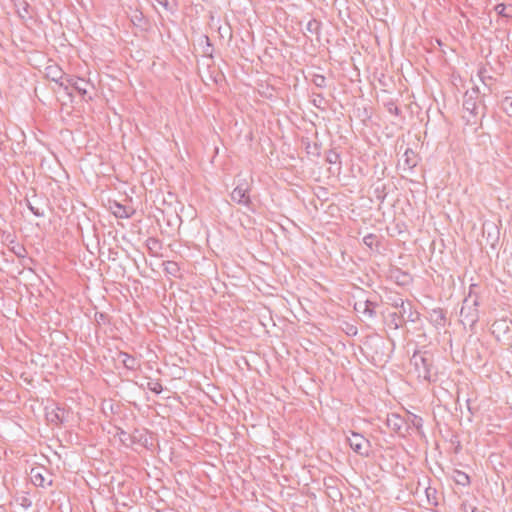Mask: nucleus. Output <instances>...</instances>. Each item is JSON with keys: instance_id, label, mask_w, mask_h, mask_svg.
<instances>
[{"instance_id": "obj_1", "label": "nucleus", "mask_w": 512, "mask_h": 512, "mask_svg": "<svg viewBox=\"0 0 512 512\" xmlns=\"http://www.w3.org/2000/svg\"><path fill=\"white\" fill-rule=\"evenodd\" d=\"M410 363L413 365L418 378L428 382L435 381L434 377L437 375V372L434 366V357L431 352H414Z\"/></svg>"}, {"instance_id": "obj_2", "label": "nucleus", "mask_w": 512, "mask_h": 512, "mask_svg": "<svg viewBox=\"0 0 512 512\" xmlns=\"http://www.w3.org/2000/svg\"><path fill=\"white\" fill-rule=\"evenodd\" d=\"M479 296L470 291L469 295L463 300L460 310L461 322L464 325L473 327L479 320Z\"/></svg>"}, {"instance_id": "obj_3", "label": "nucleus", "mask_w": 512, "mask_h": 512, "mask_svg": "<svg viewBox=\"0 0 512 512\" xmlns=\"http://www.w3.org/2000/svg\"><path fill=\"white\" fill-rule=\"evenodd\" d=\"M347 441L355 453L361 456H369L371 444L363 435L351 432V436L347 437Z\"/></svg>"}, {"instance_id": "obj_4", "label": "nucleus", "mask_w": 512, "mask_h": 512, "mask_svg": "<svg viewBox=\"0 0 512 512\" xmlns=\"http://www.w3.org/2000/svg\"><path fill=\"white\" fill-rule=\"evenodd\" d=\"M479 94V88H472L471 92H466L463 101L464 109L472 116L478 115V105L476 103V98Z\"/></svg>"}, {"instance_id": "obj_5", "label": "nucleus", "mask_w": 512, "mask_h": 512, "mask_svg": "<svg viewBox=\"0 0 512 512\" xmlns=\"http://www.w3.org/2000/svg\"><path fill=\"white\" fill-rule=\"evenodd\" d=\"M376 306L377 304L370 300L358 301L354 304V310L365 318L372 320L376 317Z\"/></svg>"}, {"instance_id": "obj_6", "label": "nucleus", "mask_w": 512, "mask_h": 512, "mask_svg": "<svg viewBox=\"0 0 512 512\" xmlns=\"http://www.w3.org/2000/svg\"><path fill=\"white\" fill-rule=\"evenodd\" d=\"M231 199L237 204H241L246 207L252 206V201L248 195V188L243 187L242 185H238L233 189L231 192Z\"/></svg>"}, {"instance_id": "obj_7", "label": "nucleus", "mask_w": 512, "mask_h": 512, "mask_svg": "<svg viewBox=\"0 0 512 512\" xmlns=\"http://www.w3.org/2000/svg\"><path fill=\"white\" fill-rule=\"evenodd\" d=\"M45 75L48 79L59 84V86L63 87L66 91L68 90V86L62 81L64 73L58 65L53 64L47 66L45 69Z\"/></svg>"}, {"instance_id": "obj_8", "label": "nucleus", "mask_w": 512, "mask_h": 512, "mask_svg": "<svg viewBox=\"0 0 512 512\" xmlns=\"http://www.w3.org/2000/svg\"><path fill=\"white\" fill-rule=\"evenodd\" d=\"M400 313L403 316L405 322H417L420 319V314L416 310H414L411 302H405L403 299H400Z\"/></svg>"}, {"instance_id": "obj_9", "label": "nucleus", "mask_w": 512, "mask_h": 512, "mask_svg": "<svg viewBox=\"0 0 512 512\" xmlns=\"http://www.w3.org/2000/svg\"><path fill=\"white\" fill-rule=\"evenodd\" d=\"M65 85L73 87L81 96L84 97L87 94V87L90 85V82L76 76H68L66 78Z\"/></svg>"}, {"instance_id": "obj_10", "label": "nucleus", "mask_w": 512, "mask_h": 512, "mask_svg": "<svg viewBox=\"0 0 512 512\" xmlns=\"http://www.w3.org/2000/svg\"><path fill=\"white\" fill-rule=\"evenodd\" d=\"M130 21L132 24L141 29L142 31H146L149 27V20L144 16L143 12L139 9H134L131 11L129 15Z\"/></svg>"}, {"instance_id": "obj_11", "label": "nucleus", "mask_w": 512, "mask_h": 512, "mask_svg": "<svg viewBox=\"0 0 512 512\" xmlns=\"http://www.w3.org/2000/svg\"><path fill=\"white\" fill-rule=\"evenodd\" d=\"M324 486L326 489V494L329 498L336 501L337 499H341L342 493L337 486V479L334 477H328L324 479Z\"/></svg>"}, {"instance_id": "obj_12", "label": "nucleus", "mask_w": 512, "mask_h": 512, "mask_svg": "<svg viewBox=\"0 0 512 512\" xmlns=\"http://www.w3.org/2000/svg\"><path fill=\"white\" fill-rule=\"evenodd\" d=\"M390 278L399 286H408L412 283V277L408 272L396 268L391 271Z\"/></svg>"}, {"instance_id": "obj_13", "label": "nucleus", "mask_w": 512, "mask_h": 512, "mask_svg": "<svg viewBox=\"0 0 512 512\" xmlns=\"http://www.w3.org/2000/svg\"><path fill=\"white\" fill-rule=\"evenodd\" d=\"M45 471H41L39 468H32L30 472L31 482L37 487H45L46 485H52V480L46 481Z\"/></svg>"}, {"instance_id": "obj_14", "label": "nucleus", "mask_w": 512, "mask_h": 512, "mask_svg": "<svg viewBox=\"0 0 512 512\" xmlns=\"http://www.w3.org/2000/svg\"><path fill=\"white\" fill-rule=\"evenodd\" d=\"M404 323L405 320L401 315L400 311L389 313L386 319V324L388 325V327L394 330H397L400 327H402Z\"/></svg>"}, {"instance_id": "obj_15", "label": "nucleus", "mask_w": 512, "mask_h": 512, "mask_svg": "<svg viewBox=\"0 0 512 512\" xmlns=\"http://www.w3.org/2000/svg\"><path fill=\"white\" fill-rule=\"evenodd\" d=\"M430 321L436 327H443L446 322L445 311L441 308H435L430 312Z\"/></svg>"}, {"instance_id": "obj_16", "label": "nucleus", "mask_w": 512, "mask_h": 512, "mask_svg": "<svg viewBox=\"0 0 512 512\" xmlns=\"http://www.w3.org/2000/svg\"><path fill=\"white\" fill-rule=\"evenodd\" d=\"M142 389H148L155 394H160L163 391L162 384L160 380L147 378L145 382L138 384Z\"/></svg>"}, {"instance_id": "obj_17", "label": "nucleus", "mask_w": 512, "mask_h": 512, "mask_svg": "<svg viewBox=\"0 0 512 512\" xmlns=\"http://www.w3.org/2000/svg\"><path fill=\"white\" fill-rule=\"evenodd\" d=\"M118 359L122 362L125 368L128 370H135L137 365V360L132 355L120 351L118 353Z\"/></svg>"}, {"instance_id": "obj_18", "label": "nucleus", "mask_w": 512, "mask_h": 512, "mask_svg": "<svg viewBox=\"0 0 512 512\" xmlns=\"http://www.w3.org/2000/svg\"><path fill=\"white\" fill-rule=\"evenodd\" d=\"M387 425L389 428H391L394 432H400L403 425L404 420L397 414H392L391 416H388L387 418Z\"/></svg>"}, {"instance_id": "obj_19", "label": "nucleus", "mask_w": 512, "mask_h": 512, "mask_svg": "<svg viewBox=\"0 0 512 512\" xmlns=\"http://www.w3.org/2000/svg\"><path fill=\"white\" fill-rule=\"evenodd\" d=\"M404 164L408 167L409 170H412L417 165V155L411 149L407 148L403 154Z\"/></svg>"}, {"instance_id": "obj_20", "label": "nucleus", "mask_w": 512, "mask_h": 512, "mask_svg": "<svg viewBox=\"0 0 512 512\" xmlns=\"http://www.w3.org/2000/svg\"><path fill=\"white\" fill-rule=\"evenodd\" d=\"M146 246L148 250L153 254H157L162 249L161 241L155 237H149L146 240Z\"/></svg>"}, {"instance_id": "obj_21", "label": "nucleus", "mask_w": 512, "mask_h": 512, "mask_svg": "<svg viewBox=\"0 0 512 512\" xmlns=\"http://www.w3.org/2000/svg\"><path fill=\"white\" fill-rule=\"evenodd\" d=\"M164 271L173 277H177L180 271L179 265L174 261H165L163 263Z\"/></svg>"}, {"instance_id": "obj_22", "label": "nucleus", "mask_w": 512, "mask_h": 512, "mask_svg": "<svg viewBox=\"0 0 512 512\" xmlns=\"http://www.w3.org/2000/svg\"><path fill=\"white\" fill-rule=\"evenodd\" d=\"M147 442V437L144 431H140L138 429H135L131 433V440H130V446H132L135 443L145 444Z\"/></svg>"}, {"instance_id": "obj_23", "label": "nucleus", "mask_w": 512, "mask_h": 512, "mask_svg": "<svg viewBox=\"0 0 512 512\" xmlns=\"http://www.w3.org/2000/svg\"><path fill=\"white\" fill-rule=\"evenodd\" d=\"M321 30V22L316 19H311L306 24V31H308L311 34L319 35Z\"/></svg>"}, {"instance_id": "obj_24", "label": "nucleus", "mask_w": 512, "mask_h": 512, "mask_svg": "<svg viewBox=\"0 0 512 512\" xmlns=\"http://www.w3.org/2000/svg\"><path fill=\"white\" fill-rule=\"evenodd\" d=\"M374 347L376 350H375V354L372 356V359L374 361H384L385 362L386 360L384 359V356H385L384 353L383 352L379 353V351H378L379 349L382 350L383 348H385V342L383 340H378L374 344Z\"/></svg>"}, {"instance_id": "obj_25", "label": "nucleus", "mask_w": 512, "mask_h": 512, "mask_svg": "<svg viewBox=\"0 0 512 512\" xmlns=\"http://www.w3.org/2000/svg\"><path fill=\"white\" fill-rule=\"evenodd\" d=\"M48 418L51 422L62 423L64 421V410L57 408L48 414Z\"/></svg>"}, {"instance_id": "obj_26", "label": "nucleus", "mask_w": 512, "mask_h": 512, "mask_svg": "<svg viewBox=\"0 0 512 512\" xmlns=\"http://www.w3.org/2000/svg\"><path fill=\"white\" fill-rule=\"evenodd\" d=\"M115 206H116V210L113 213L117 218L125 219V218L130 217V214L127 211L126 206L119 204V203H115Z\"/></svg>"}, {"instance_id": "obj_27", "label": "nucleus", "mask_w": 512, "mask_h": 512, "mask_svg": "<svg viewBox=\"0 0 512 512\" xmlns=\"http://www.w3.org/2000/svg\"><path fill=\"white\" fill-rule=\"evenodd\" d=\"M311 82L318 88H325L327 86L326 77L321 74H312Z\"/></svg>"}, {"instance_id": "obj_28", "label": "nucleus", "mask_w": 512, "mask_h": 512, "mask_svg": "<svg viewBox=\"0 0 512 512\" xmlns=\"http://www.w3.org/2000/svg\"><path fill=\"white\" fill-rule=\"evenodd\" d=\"M455 474V481L457 484L466 486L470 483L469 476L465 472L456 470Z\"/></svg>"}, {"instance_id": "obj_29", "label": "nucleus", "mask_w": 512, "mask_h": 512, "mask_svg": "<svg viewBox=\"0 0 512 512\" xmlns=\"http://www.w3.org/2000/svg\"><path fill=\"white\" fill-rule=\"evenodd\" d=\"M116 435L125 446L130 447L131 433L126 432L122 428H117Z\"/></svg>"}, {"instance_id": "obj_30", "label": "nucleus", "mask_w": 512, "mask_h": 512, "mask_svg": "<svg viewBox=\"0 0 512 512\" xmlns=\"http://www.w3.org/2000/svg\"><path fill=\"white\" fill-rule=\"evenodd\" d=\"M425 493H426V497H427L429 504H431L433 506H437L438 505L437 497H436L437 490L435 488L428 487V488H426Z\"/></svg>"}, {"instance_id": "obj_31", "label": "nucleus", "mask_w": 512, "mask_h": 512, "mask_svg": "<svg viewBox=\"0 0 512 512\" xmlns=\"http://www.w3.org/2000/svg\"><path fill=\"white\" fill-rule=\"evenodd\" d=\"M10 250L19 258H25V255L27 254V250L26 248L19 244V243H16L15 245H13Z\"/></svg>"}, {"instance_id": "obj_32", "label": "nucleus", "mask_w": 512, "mask_h": 512, "mask_svg": "<svg viewBox=\"0 0 512 512\" xmlns=\"http://www.w3.org/2000/svg\"><path fill=\"white\" fill-rule=\"evenodd\" d=\"M312 104L318 109H325L324 105L326 104L325 98L322 94H313Z\"/></svg>"}, {"instance_id": "obj_33", "label": "nucleus", "mask_w": 512, "mask_h": 512, "mask_svg": "<svg viewBox=\"0 0 512 512\" xmlns=\"http://www.w3.org/2000/svg\"><path fill=\"white\" fill-rule=\"evenodd\" d=\"M95 321L98 325L101 324H109L110 323V317L107 313L104 312H96L94 315Z\"/></svg>"}, {"instance_id": "obj_34", "label": "nucleus", "mask_w": 512, "mask_h": 512, "mask_svg": "<svg viewBox=\"0 0 512 512\" xmlns=\"http://www.w3.org/2000/svg\"><path fill=\"white\" fill-rule=\"evenodd\" d=\"M340 160V154L334 150H329L326 155V161L329 164H336Z\"/></svg>"}, {"instance_id": "obj_35", "label": "nucleus", "mask_w": 512, "mask_h": 512, "mask_svg": "<svg viewBox=\"0 0 512 512\" xmlns=\"http://www.w3.org/2000/svg\"><path fill=\"white\" fill-rule=\"evenodd\" d=\"M363 243L369 248H372L373 245L377 243V236L373 233H369L363 237Z\"/></svg>"}, {"instance_id": "obj_36", "label": "nucleus", "mask_w": 512, "mask_h": 512, "mask_svg": "<svg viewBox=\"0 0 512 512\" xmlns=\"http://www.w3.org/2000/svg\"><path fill=\"white\" fill-rule=\"evenodd\" d=\"M494 9L497 12V14L502 17H505V18L511 17V14L506 12V5L504 3L497 4Z\"/></svg>"}, {"instance_id": "obj_37", "label": "nucleus", "mask_w": 512, "mask_h": 512, "mask_svg": "<svg viewBox=\"0 0 512 512\" xmlns=\"http://www.w3.org/2000/svg\"><path fill=\"white\" fill-rule=\"evenodd\" d=\"M385 107L387 111L391 114L398 116L401 113V110L397 107V105L393 101H389L385 103Z\"/></svg>"}, {"instance_id": "obj_38", "label": "nucleus", "mask_w": 512, "mask_h": 512, "mask_svg": "<svg viewBox=\"0 0 512 512\" xmlns=\"http://www.w3.org/2000/svg\"><path fill=\"white\" fill-rule=\"evenodd\" d=\"M35 263V260L31 257H28L27 254L25 255V258L20 259V264L23 268L29 269L30 271H33L31 268V265Z\"/></svg>"}, {"instance_id": "obj_39", "label": "nucleus", "mask_w": 512, "mask_h": 512, "mask_svg": "<svg viewBox=\"0 0 512 512\" xmlns=\"http://www.w3.org/2000/svg\"><path fill=\"white\" fill-rule=\"evenodd\" d=\"M502 105L504 111L509 114V112L512 110V97L506 96L502 100Z\"/></svg>"}, {"instance_id": "obj_40", "label": "nucleus", "mask_w": 512, "mask_h": 512, "mask_svg": "<svg viewBox=\"0 0 512 512\" xmlns=\"http://www.w3.org/2000/svg\"><path fill=\"white\" fill-rule=\"evenodd\" d=\"M412 425L417 429L420 430L423 426V419L420 416L414 415L412 419Z\"/></svg>"}, {"instance_id": "obj_41", "label": "nucleus", "mask_w": 512, "mask_h": 512, "mask_svg": "<svg viewBox=\"0 0 512 512\" xmlns=\"http://www.w3.org/2000/svg\"><path fill=\"white\" fill-rule=\"evenodd\" d=\"M27 207L36 217H42L44 215L43 212H41L38 208L34 207L30 202H28Z\"/></svg>"}, {"instance_id": "obj_42", "label": "nucleus", "mask_w": 512, "mask_h": 512, "mask_svg": "<svg viewBox=\"0 0 512 512\" xmlns=\"http://www.w3.org/2000/svg\"><path fill=\"white\" fill-rule=\"evenodd\" d=\"M159 5H161L167 11H171L173 7L170 5L169 0H156Z\"/></svg>"}, {"instance_id": "obj_43", "label": "nucleus", "mask_w": 512, "mask_h": 512, "mask_svg": "<svg viewBox=\"0 0 512 512\" xmlns=\"http://www.w3.org/2000/svg\"><path fill=\"white\" fill-rule=\"evenodd\" d=\"M313 149L314 150L312 151V153L315 154L316 156H319L320 155V146L317 143H314Z\"/></svg>"}, {"instance_id": "obj_44", "label": "nucleus", "mask_w": 512, "mask_h": 512, "mask_svg": "<svg viewBox=\"0 0 512 512\" xmlns=\"http://www.w3.org/2000/svg\"><path fill=\"white\" fill-rule=\"evenodd\" d=\"M400 299H401V298H399V299L395 300V301L392 303V305H393L395 308H398L399 310H400Z\"/></svg>"}, {"instance_id": "obj_45", "label": "nucleus", "mask_w": 512, "mask_h": 512, "mask_svg": "<svg viewBox=\"0 0 512 512\" xmlns=\"http://www.w3.org/2000/svg\"><path fill=\"white\" fill-rule=\"evenodd\" d=\"M306 150H307V153H312V151H310V150H312V147L309 142H307Z\"/></svg>"}, {"instance_id": "obj_46", "label": "nucleus", "mask_w": 512, "mask_h": 512, "mask_svg": "<svg viewBox=\"0 0 512 512\" xmlns=\"http://www.w3.org/2000/svg\"><path fill=\"white\" fill-rule=\"evenodd\" d=\"M482 73H483V71H479V75L481 78H482Z\"/></svg>"}, {"instance_id": "obj_47", "label": "nucleus", "mask_w": 512, "mask_h": 512, "mask_svg": "<svg viewBox=\"0 0 512 512\" xmlns=\"http://www.w3.org/2000/svg\"><path fill=\"white\" fill-rule=\"evenodd\" d=\"M472 512H476V508H474V509L472 510Z\"/></svg>"}]
</instances>
